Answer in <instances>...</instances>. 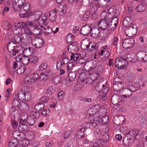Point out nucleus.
<instances>
[{
	"label": "nucleus",
	"instance_id": "obj_48",
	"mask_svg": "<svg viewBox=\"0 0 147 147\" xmlns=\"http://www.w3.org/2000/svg\"><path fill=\"white\" fill-rule=\"evenodd\" d=\"M40 20H42V23L44 25L46 26L48 24V19L46 16L45 15L42 16Z\"/></svg>",
	"mask_w": 147,
	"mask_h": 147
},
{
	"label": "nucleus",
	"instance_id": "obj_13",
	"mask_svg": "<svg viewBox=\"0 0 147 147\" xmlns=\"http://www.w3.org/2000/svg\"><path fill=\"white\" fill-rule=\"evenodd\" d=\"M90 34L94 38H97L101 36L100 30L97 28L94 27L92 28Z\"/></svg>",
	"mask_w": 147,
	"mask_h": 147
},
{
	"label": "nucleus",
	"instance_id": "obj_40",
	"mask_svg": "<svg viewBox=\"0 0 147 147\" xmlns=\"http://www.w3.org/2000/svg\"><path fill=\"white\" fill-rule=\"evenodd\" d=\"M38 75L37 73H33L30 76V78L32 82H34L36 81L38 78Z\"/></svg>",
	"mask_w": 147,
	"mask_h": 147
},
{
	"label": "nucleus",
	"instance_id": "obj_54",
	"mask_svg": "<svg viewBox=\"0 0 147 147\" xmlns=\"http://www.w3.org/2000/svg\"><path fill=\"white\" fill-rule=\"evenodd\" d=\"M121 69L124 68L128 66L127 62L125 59L123 58V61L122 63L121 64Z\"/></svg>",
	"mask_w": 147,
	"mask_h": 147
},
{
	"label": "nucleus",
	"instance_id": "obj_17",
	"mask_svg": "<svg viewBox=\"0 0 147 147\" xmlns=\"http://www.w3.org/2000/svg\"><path fill=\"white\" fill-rule=\"evenodd\" d=\"M98 1V5L100 7H105L106 6L110 4L111 0H95Z\"/></svg>",
	"mask_w": 147,
	"mask_h": 147
},
{
	"label": "nucleus",
	"instance_id": "obj_29",
	"mask_svg": "<svg viewBox=\"0 0 147 147\" xmlns=\"http://www.w3.org/2000/svg\"><path fill=\"white\" fill-rule=\"evenodd\" d=\"M20 47L22 49V54L24 53V54H26L27 55H30L31 50V48H26L23 47H21L20 45Z\"/></svg>",
	"mask_w": 147,
	"mask_h": 147
},
{
	"label": "nucleus",
	"instance_id": "obj_44",
	"mask_svg": "<svg viewBox=\"0 0 147 147\" xmlns=\"http://www.w3.org/2000/svg\"><path fill=\"white\" fill-rule=\"evenodd\" d=\"M70 56L71 60L73 59L74 61H76L78 59L79 56L77 53H72Z\"/></svg>",
	"mask_w": 147,
	"mask_h": 147
},
{
	"label": "nucleus",
	"instance_id": "obj_59",
	"mask_svg": "<svg viewBox=\"0 0 147 147\" xmlns=\"http://www.w3.org/2000/svg\"><path fill=\"white\" fill-rule=\"evenodd\" d=\"M109 134L106 133L103 135V139L104 142H107L109 139Z\"/></svg>",
	"mask_w": 147,
	"mask_h": 147
},
{
	"label": "nucleus",
	"instance_id": "obj_30",
	"mask_svg": "<svg viewBox=\"0 0 147 147\" xmlns=\"http://www.w3.org/2000/svg\"><path fill=\"white\" fill-rule=\"evenodd\" d=\"M131 17L127 16L125 17L123 20V26H130L131 24Z\"/></svg>",
	"mask_w": 147,
	"mask_h": 147
},
{
	"label": "nucleus",
	"instance_id": "obj_49",
	"mask_svg": "<svg viewBox=\"0 0 147 147\" xmlns=\"http://www.w3.org/2000/svg\"><path fill=\"white\" fill-rule=\"evenodd\" d=\"M38 60V57L35 56L31 57L30 59V62L33 63H34L37 62Z\"/></svg>",
	"mask_w": 147,
	"mask_h": 147
},
{
	"label": "nucleus",
	"instance_id": "obj_22",
	"mask_svg": "<svg viewBox=\"0 0 147 147\" xmlns=\"http://www.w3.org/2000/svg\"><path fill=\"white\" fill-rule=\"evenodd\" d=\"M123 58L119 57L116 59L115 63V67L121 69V67L122 65L121 64L123 61Z\"/></svg>",
	"mask_w": 147,
	"mask_h": 147
},
{
	"label": "nucleus",
	"instance_id": "obj_53",
	"mask_svg": "<svg viewBox=\"0 0 147 147\" xmlns=\"http://www.w3.org/2000/svg\"><path fill=\"white\" fill-rule=\"evenodd\" d=\"M90 6L92 9L96 10L97 9V7L96 5V2L93 1L90 3Z\"/></svg>",
	"mask_w": 147,
	"mask_h": 147
},
{
	"label": "nucleus",
	"instance_id": "obj_43",
	"mask_svg": "<svg viewBox=\"0 0 147 147\" xmlns=\"http://www.w3.org/2000/svg\"><path fill=\"white\" fill-rule=\"evenodd\" d=\"M145 6L142 4H140L136 8V10L137 12H142L145 9Z\"/></svg>",
	"mask_w": 147,
	"mask_h": 147
},
{
	"label": "nucleus",
	"instance_id": "obj_6",
	"mask_svg": "<svg viewBox=\"0 0 147 147\" xmlns=\"http://www.w3.org/2000/svg\"><path fill=\"white\" fill-rule=\"evenodd\" d=\"M21 37L18 35H16L11 39V41L9 42L7 46H9V48L13 47V46H16L17 44L21 43Z\"/></svg>",
	"mask_w": 147,
	"mask_h": 147
},
{
	"label": "nucleus",
	"instance_id": "obj_34",
	"mask_svg": "<svg viewBox=\"0 0 147 147\" xmlns=\"http://www.w3.org/2000/svg\"><path fill=\"white\" fill-rule=\"evenodd\" d=\"M61 81V78L59 76H55L53 77L52 79L53 83L55 84H59Z\"/></svg>",
	"mask_w": 147,
	"mask_h": 147
},
{
	"label": "nucleus",
	"instance_id": "obj_12",
	"mask_svg": "<svg viewBox=\"0 0 147 147\" xmlns=\"http://www.w3.org/2000/svg\"><path fill=\"white\" fill-rule=\"evenodd\" d=\"M109 20H103L98 22V25L100 29L103 30H105L109 27Z\"/></svg>",
	"mask_w": 147,
	"mask_h": 147
},
{
	"label": "nucleus",
	"instance_id": "obj_63",
	"mask_svg": "<svg viewBox=\"0 0 147 147\" xmlns=\"http://www.w3.org/2000/svg\"><path fill=\"white\" fill-rule=\"evenodd\" d=\"M20 103L19 102V101L17 99H14L13 101L12 104L13 105H14L15 106H18L19 107V104Z\"/></svg>",
	"mask_w": 147,
	"mask_h": 147
},
{
	"label": "nucleus",
	"instance_id": "obj_35",
	"mask_svg": "<svg viewBox=\"0 0 147 147\" xmlns=\"http://www.w3.org/2000/svg\"><path fill=\"white\" fill-rule=\"evenodd\" d=\"M15 27H19V28H22L24 29L25 27L26 26L25 23L22 22H16L14 24Z\"/></svg>",
	"mask_w": 147,
	"mask_h": 147
},
{
	"label": "nucleus",
	"instance_id": "obj_41",
	"mask_svg": "<svg viewBox=\"0 0 147 147\" xmlns=\"http://www.w3.org/2000/svg\"><path fill=\"white\" fill-rule=\"evenodd\" d=\"M22 9L26 11H27L30 12V4L29 3H23L22 4Z\"/></svg>",
	"mask_w": 147,
	"mask_h": 147
},
{
	"label": "nucleus",
	"instance_id": "obj_36",
	"mask_svg": "<svg viewBox=\"0 0 147 147\" xmlns=\"http://www.w3.org/2000/svg\"><path fill=\"white\" fill-rule=\"evenodd\" d=\"M55 89V88L54 86H49L47 90L46 93L48 94L51 95L54 92Z\"/></svg>",
	"mask_w": 147,
	"mask_h": 147
},
{
	"label": "nucleus",
	"instance_id": "obj_14",
	"mask_svg": "<svg viewBox=\"0 0 147 147\" xmlns=\"http://www.w3.org/2000/svg\"><path fill=\"white\" fill-rule=\"evenodd\" d=\"M33 34L36 35H40L42 32L44 33V27L40 25H36L34 28L33 29Z\"/></svg>",
	"mask_w": 147,
	"mask_h": 147
},
{
	"label": "nucleus",
	"instance_id": "obj_8",
	"mask_svg": "<svg viewBox=\"0 0 147 147\" xmlns=\"http://www.w3.org/2000/svg\"><path fill=\"white\" fill-rule=\"evenodd\" d=\"M134 43V40L133 39H127L123 42L122 46L125 49H130L133 47Z\"/></svg>",
	"mask_w": 147,
	"mask_h": 147
},
{
	"label": "nucleus",
	"instance_id": "obj_11",
	"mask_svg": "<svg viewBox=\"0 0 147 147\" xmlns=\"http://www.w3.org/2000/svg\"><path fill=\"white\" fill-rule=\"evenodd\" d=\"M19 46H13V47L9 48V46H7V49L8 51L9 52H12V55L13 56L16 55V54L18 55H19H19L21 53H22V50L18 49Z\"/></svg>",
	"mask_w": 147,
	"mask_h": 147
},
{
	"label": "nucleus",
	"instance_id": "obj_15",
	"mask_svg": "<svg viewBox=\"0 0 147 147\" xmlns=\"http://www.w3.org/2000/svg\"><path fill=\"white\" fill-rule=\"evenodd\" d=\"M67 50L69 53H73V52H76L78 50V45L75 42L73 43L70 44L67 47Z\"/></svg>",
	"mask_w": 147,
	"mask_h": 147
},
{
	"label": "nucleus",
	"instance_id": "obj_25",
	"mask_svg": "<svg viewBox=\"0 0 147 147\" xmlns=\"http://www.w3.org/2000/svg\"><path fill=\"white\" fill-rule=\"evenodd\" d=\"M122 81L121 82H113V88L115 91H118L120 90L122 86Z\"/></svg>",
	"mask_w": 147,
	"mask_h": 147
},
{
	"label": "nucleus",
	"instance_id": "obj_19",
	"mask_svg": "<svg viewBox=\"0 0 147 147\" xmlns=\"http://www.w3.org/2000/svg\"><path fill=\"white\" fill-rule=\"evenodd\" d=\"M119 100V97L117 95L114 94L111 97V101L113 105H119L120 103Z\"/></svg>",
	"mask_w": 147,
	"mask_h": 147
},
{
	"label": "nucleus",
	"instance_id": "obj_52",
	"mask_svg": "<svg viewBox=\"0 0 147 147\" xmlns=\"http://www.w3.org/2000/svg\"><path fill=\"white\" fill-rule=\"evenodd\" d=\"M90 76L92 80L94 81L97 78L98 76V74L95 73L90 74Z\"/></svg>",
	"mask_w": 147,
	"mask_h": 147
},
{
	"label": "nucleus",
	"instance_id": "obj_55",
	"mask_svg": "<svg viewBox=\"0 0 147 147\" xmlns=\"http://www.w3.org/2000/svg\"><path fill=\"white\" fill-rule=\"evenodd\" d=\"M127 7L129 11H132L134 8L133 3L131 2H129L128 3Z\"/></svg>",
	"mask_w": 147,
	"mask_h": 147
},
{
	"label": "nucleus",
	"instance_id": "obj_18",
	"mask_svg": "<svg viewBox=\"0 0 147 147\" xmlns=\"http://www.w3.org/2000/svg\"><path fill=\"white\" fill-rule=\"evenodd\" d=\"M121 96L125 98H129L132 95V93L127 88H124L122 91Z\"/></svg>",
	"mask_w": 147,
	"mask_h": 147
},
{
	"label": "nucleus",
	"instance_id": "obj_47",
	"mask_svg": "<svg viewBox=\"0 0 147 147\" xmlns=\"http://www.w3.org/2000/svg\"><path fill=\"white\" fill-rule=\"evenodd\" d=\"M23 29L24 30V32L26 34L28 35H31L32 34V33L31 32L30 30L28 27L27 25Z\"/></svg>",
	"mask_w": 147,
	"mask_h": 147
},
{
	"label": "nucleus",
	"instance_id": "obj_21",
	"mask_svg": "<svg viewBox=\"0 0 147 147\" xmlns=\"http://www.w3.org/2000/svg\"><path fill=\"white\" fill-rule=\"evenodd\" d=\"M108 9H105L101 14L100 16L102 18H104V20H109L110 21V19L111 18V16L107 12Z\"/></svg>",
	"mask_w": 147,
	"mask_h": 147
},
{
	"label": "nucleus",
	"instance_id": "obj_3",
	"mask_svg": "<svg viewBox=\"0 0 147 147\" xmlns=\"http://www.w3.org/2000/svg\"><path fill=\"white\" fill-rule=\"evenodd\" d=\"M28 90V87L27 86H24L22 88L18 95V98L20 100H24L28 101L30 100L31 94Z\"/></svg>",
	"mask_w": 147,
	"mask_h": 147
},
{
	"label": "nucleus",
	"instance_id": "obj_33",
	"mask_svg": "<svg viewBox=\"0 0 147 147\" xmlns=\"http://www.w3.org/2000/svg\"><path fill=\"white\" fill-rule=\"evenodd\" d=\"M36 117L34 116L28 117L27 120L28 123L30 125H33L35 122Z\"/></svg>",
	"mask_w": 147,
	"mask_h": 147
},
{
	"label": "nucleus",
	"instance_id": "obj_7",
	"mask_svg": "<svg viewBox=\"0 0 147 147\" xmlns=\"http://www.w3.org/2000/svg\"><path fill=\"white\" fill-rule=\"evenodd\" d=\"M92 26L91 24H86L82 28L80 33L83 35L88 36L91 33Z\"/></svg>",
	"mask_w": 147,
	"mask_h": 147
},
{
	"label": "nucleus",
	"instance_id": "obj_28",
	"mask_svg": "<svg viewBox=\"0 0 147 147\" xmlns=\"http://www.w3.org/2000/svg\"><path fill=\"white\" fill-rule=\"evenodd\" d=\"M56 14L53 11H51L50 12L49 16V20L51 22H53L55 21L57 18Z\"/></svg>",
	"mask_w": 147,
	"mask_h": 147
},
{
	"label": "nucleus",
	"instance_id": "obj_56",
	"mask_svg": "<svg viewBox=\"0 0 147 147\" xmlns=\"http://www.w3.org/2000/svg\"><path fill=\"white\" fill-rule=\"evenodd\" d=\"M35 136L34 134L32 132H29L28 134V139L29 140H32L34 138Z\"/></svg>",
	"mask_w": 147,
	"mask_h": 147
},
{
	"label": "nucleus",
	"instance_id": "obj_32",
	"mask_svg": "<svg viewBox=\"0 0 147 147\" xmlns=\"http://www.w3.org/2000/svg\"><path fill=\"white\" fill-rule=\"evenodd\" d=\"M42 13L40 11H38L37 12H35L34 14L31 16L32 18L34 17L35 20H39L40 21H41L40 20V17L41 16Z\"/></svg>",
	"mask_w": 147,
	"mask_h": 147
},
{
	"label": "nucleus",
	"instance_id": "obj_1",
	"mask_svg": "<svg viewBox=\"0 0 147 147\" xmlns=\"http://www.w3.org/2000/svg\"><path fill=\"white\" fill-rule=\"evenodd\" d=\"M109 120V116L108 115H106L102 118L96 115L93 117L90 116L88 120L89 121L86 123V126L88 128H94L96 125L97 123L102 122L104 124H107Z\"/></svg>",
	"mask_w": 147,
	"mask_h": 147
},
{
	"label": "nucleus",
	"instance_id": "obj_50",
	"mask_svg": "<svg viewBox=\"0 0 147 147\" xmlns=\"http://www.w3.org/2000/svg\"><path fill=\"white\" fill-rule=\"evenodd\" d=\"M26 25L31 26L32 28H34L36 25L34 21H26Z\"/></svg>",
	"mask_w": 147,
	"mask_h": 147
},
{
	"label": "nucleus",
	"instance_id": "obj_42",
	"mask_svg": "<svg viewBox=\"0 0 147 147\" xmlns=\"http://www.w3.org/2000/svg\"><path fill=\"white\" fill-rule=\"evenodd\" d=\"M44 33L45 34H50L52 32L53 29L50 26H48L47 28L44 27Z\"/></svg>",
	"mask_w": 147,
	"mask_h": 147
},
{
	"label": "nucleus",
	"instance_id": "obj_45",
	"mask_svg": "<svg viewBox=\"0 0 147 147\" xmlns=\"http://www.w3.org/2000/svg\"><path fill=\"white\" fill-rule=\"evenodd\" d=\"M94 134L97 138H99L101 135V132L98 128H96L94 131Z\"/></svg>",
	"mask_w": 147,
	"mask_h": 147
},
{
	"label": "nucleus",
	"instance_id": "obj_39",
	"mask_svg": "<svg viewBox=\"0 0 147 147\" xmlns=\"http://www.w3.org/2000/svg\"><path fill=\"white\" fill-rule=\"evenodd\" d=\"M44 104L43 103H39L35 106L34 109L37 111H40L44 108Z\"/></svg>",
	"mask_w": 147,
	"mask_h": 147
},
{
	"label": "nucleus",
	"instance_id": "obj_60",
	"mask_svg": "<svg viewBox=\"0 0 147 147\" xmlns=\"http://www.w3.org/2000/svg\"><path fill=\"white\" fill-rule=\"evenodd\" d=\"M47 67V64L46 63H42L39 66L40 70H43L46 69Z\"/></svg>",
	"mask_w": 147,
	"mask_h": 147
},
{
	"label": "nucleus",
	"instance_id": "obj_27",
	"mask_svg": "<svg viewBox=\"0 0 147 147\" xmlns=\"http://www.w3.org/2000/svg\"><path fill=\"white\" fill-rule=\"evenodd\" d=\"M123 144L127 146L131 145L132 142L131 139L130 138H128L126 136L123 138Z\"/></svg>",
	"mask_w": 147,
	"mask_h": 147
},
{
	"label": "nucleus",
	"instance_id": "obj_24",
	"mask_svg": "<svg viewBox=\"0 0 147 147\" xmlns=\"http://www.w3.org/2000/svg\"><path fill=\"white\" fill-rule=\"evenodd\" d=\"M19 109L22 110L27 111L29 109V107L27 103L22 102L19 104Z\"/></svg>",
	"mask_w": 147,
	"mask_h": 147
},
{
	"label": "nucleus",
	"instance_id": "obj_10",
	"mask_svg": "<svg viewBox=\"0 0 147 147\" xmlns=\"http://www.w3.org/2000/svg\"><path fill=\"white\" fill-rule=\"evenodd\" d=\"M138 59L143 62H147V53L144 51L139 52L136 54Z\"/></svg>",
	"mask_w": 147,
	"mask_h": 147
},
{
	"label": "nucleus",
	"instance_id": "obj_31",
	"mask_svg": "<svg viewBox=\"0 0 147 147\" xmlns=\"http://www.w3.org/2000/svg\"><path fill=\"white\" fill-rule=\"evenodd\" d=\"M20 16L21 18H22L27 17L30 14V12L26 11L22 8L20 9Z\"/></svg>",
	"mask_w": 147,
	"mask_h": 147
},
{
	"label": "nucleus",
	"instance_id": "obj_51",
	"mask_svg": "<svg viewBox=\"0 0 147 147\" xmlns=\"http://www.w3.org/2000/svg\"><path fill=\"white\" fill-rule=\"evenodd\" d=\"M129 84L128 85V89H129V90L132 92H135L136 90V88L131 85V83L130 82H129Z\"/></svg>",
	"mask_w": 147,
	"mask_h": 147
},
{
	"label": "nucleus",
	"instance_id": "obj_37",
	"mask_svg": "<svg viewBox=\"0 0 147 147\" xmlns=\"http://www.w3.org/2000/svg\"><path fill=\"white\" fill-rule=\"evenodd\" d=\"M84 87V85L82 83H78L74 87V90L75 91H79L82 90Z\"/></svg>",
	"mask_w": 147,
	"mask_h": 147
},
{
	"label": "nucleus",
	"instance_id": "obj_16",
	"mask_svg": "<svg viewBox=\"0 0 147 147\" xmlns=\"http://www.w3.org/2000/svg\"><path fill=\"white\" fill-rule=\"evenodd\" d=\"M76 76V73L75 71L72 72L71 71H69L68 74V78L69 80V82H70V83H67V86H69L70 85V84H72V82L75 78Z\"/></svg>",
	"mask_w": 147,
	"mask_h": 147
},
{
	"label": "nucleus",
	"instance_id": "obj_58",
	"mask_svg": "<svg viewBox=\"0 0 147 147\" xmlns=\"http://www.w3.org/2000/svg\"><path fill=\"white\" fill-rule=\"evenodd\" d=\"M47 77V75L45 74L42 73L40 75L39 80H43L45 79Z\"/></svg>",
	"mask_w": 147,
	"mask_h": 147
},
{
	"label": "nucleus",
	"instance_id": "obj_2",
	"mask_svg": "<svg viewBox=\"0 0 147 147\" xmlns=\"http://www.w3.org/2000/svg\"><path fill=\"white\" fill-rule=\"evenodd\" d=\"M95 90L99 92H100L99 98L100 99L105 100L107 98L106 95L109 90V88L107 86H105L103 84V82L98 83L95 86Z\"/></svg>",
	"mask_w": 147,
	"mask_h": 147
},
{
	"label": "nucleus",
	"instance_id": "obj_62",
	"mask_svg": "<svg viewBox=\"0 0 147 147\" xmlns=\"http://www.w3.org/2000/svg\"><path fill=\"white\" fill-rule=\"evenodd\" d=\"M80 99L84 101L88 102H90L92 101L91 99L90 98H85L80 97Z\"/></svg>",
	"mask_w": 147,
	"mask_h": 147
},
{
	"label": "nucleus",
	"instance_id": "obj_23",
	"mask_svg": "<svg viewBox=\"0 0 147 147\" xmlns=\"http://www.w3.org/2000/svg\"><path fill=\"white\" fill-rule=\"evenodd\" d=\"M19 121V124L18 129L23 131H26L28 129V127L26 124H23L24 121L22 119H20Z\"/></svg>",
	"mask_w": 147,
	"mask_h": 147
},
{
	"label": "nucleus",
	"instance_id": "obj_61",
	"mask_svg": "<svg viewBox=\"0 0 147 147\" xmlns=\"http://www.w3.org/2000/svg\"><path fill=\"white\" fill-rule=\"evenodd\" d=\"M24 82L28 84H30L32 83V81L31 80L30 76V77H26L24 79Z\"/></svg>",
	"mask_w": 147,
	"mask_h": 147
},
{
	"label": "nucleus",
	"instance_id": "obj_4",
	"mask_svg": "<svg viewBox=\"0 0 147 147\" xmlns=\"http://www.w3.org/2000/svg\"><path fill=\"white\" fill-rule=\"evenodd\" d=\"M125 30V34L127 36L131 37L135 34L136 32L137 27L136 26L133 24H131Z\"/></svg>",
	"mask_w": 147,
	"mask_h": 147
},
{
	"label": "nucleus",
	"instance_id": "obj_38",
	"mask_svg": "<svg viewBox=\"0 0 147 147\" xmlns=\"http://www.w3.org/2000/svg\"><path fill=\"white\" fill-rule=\"evenodd\" d=\"M135 55L134 53H131L128 55L127 56V59L129 61L132 62H135L136 59L135 58Z\"/></svg>",
	"mask_w": 147,
	"mask_h": 147
},
{
	"label": "nucleus",
	"instance_id": "obj_57",
	"mask_svg": "<svg viewBox=\"0 0 147 147\" xmlns=\"http://www.w3.org/2000/svg\"><path fill=\"white\" fill-rule=\"evenodd\" d=\"M29 140L28 139H24L22 141V144L23 146H27L29 144Z\"/></svg>",
	"mask_w": 147,
	"mask_h": 147
},
{
	"label": "nucleus",
	"instance_id": "obj_9",
	"mask_svg": "<svg viewBox=\"0 0 147 147\" xmlns=\"http://www.w3.org/2000/svg\"><path fill=\"white\" fill-rule=\"evenodd\" d=\"M23 54L21 55H18L16 58V59L17 61H21L22 63L24 65H26L28 64L30 61V58L24 55Z\"/></svg>",
	"mask_w": 147,
	"mask_h": 147
},
{
	"label": "nucleus",
	"instance_id": "obj_46",
	"mask_svg": "<svg viewBox=\"0 0 147 147\" xmlns=\"http://www.w3.org/2000/svg\"><path fill=\"white\" fill-rule=\"evenodd\" d=\"M90 12L89 11H86L84 14L83 17V19L85 21H87L90 18Z\"/></svg>",
	"mask_w": 147,
	"mask_h": 147
},
{
	"label": "nucleus",
	"instance_id": "obj_64",
	"mask_svg": "<svg viewBox=\"0 0 147 147\" xmlns=\"http://www.w3.org/2000/svg\"><path fill=\"white\" fill-rule=\"evenodd\" d=\"M63 65L61 61L58 62L56 64L57 69H60L62 68V66Z\"/></svg>",
	"mask_w": 147,
	"mask_h": 147
},
{
	"label": "nucleus",
	"instance_id": "obj_5",
	"mask_svg": "<svg viewBox=\"0 0 147 147\" xmlns=\"http://www.w3.org/2000/svg\"><path fill=\"white\" fill-rule=\"evenodd\" d=\"M31 41L32 45L35 47L40 48L42 47L43 40L41 38L39 37H33L32 38Z\"/></svg>",
	"mask_w": 147,
	"mask_h": 147
},
{
	"label": "nucleus",
	"instance_id": "obj_20",
	"mask_svg": "<svg viewBox=\"0 0 147 147\" xmlns=\"http://www.w3.org/2000/svg\"><path fill=\"white\" fill-rule=\"evenodd\" d=\"M86 130L85 127L80 128L76 134L77 137L79 138H82L84 137Z\"/></svg>",
	"mask_w": 147,
	"mask_h": 147
},
{
	"label": "nucleus",
	"instance_id": "obj_26",
	"mask_svg": "<svg viewBox=\"0 0 147 147\" xmlns=\"http://www.w3.org/2000/svg\"><path fill=\"white\" fill-rule=\"evenodd\" d=\"M18 143V141L16 139H12L9 143L8 147H16Z\"/></svg>",
	"mask_w": 147,
	"mask_h": 147
}]
</instances>
